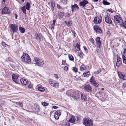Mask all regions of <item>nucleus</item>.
I'll return each instance as SVG.
<instances>
[{
  "label": "nucleus",
  "mask_w": 126,
  "mask_h": 126,
  "mask_svg": "<svg viewBox=\"0 0 126 126\" xmlns=\"http://www.w3.org/2000/svg\"><path fill=\"white\" fill-rule=\"evenodd\" d=\"M83 124L86 126H92L93 125V121L89 118H84L82 120Z\"/></svg>",
  "instance_id": "obj_1"
},
{
  "label": "nucleus",
  "mask_w": 126,
  "mask_h": 126,
  "mask_svg": "<svg viewBox=\"0 0 126 126\" xmlns=\"http://www.w3.org/2000/svg\"><path fill=\"white\" fill-rule=\"evenodd\" d=\"M33 61V63L39 66H42L44 63L43 60L38 58H34Z\"/></svg>",
  "instance_id": "obj_2"
},
{
  "label": "nucleus",
  "mask_w": 126,
  "mask_h": 126,
  "mask_svg": "<svg viewBox=\"0 0 126 126\" xmlns=\"http://www.w3.org/2000/svg\"><path fill=\"white\" fill-rule=\"evenodd\" d=\"M21 59L22 61L26 63H28L31 61V60L29 55L25 53H23L21 57Z\"/></svg>",
  "instance_id": "obj_3"
},
{
  "label": "nucleus",
  "mask_w": 126,
  "mask_h": 126,
  "mask_svg": "<svg viewBox=\"0 0 126 126\" xmlns=\"http://www.w3.org/2000/svg\"><path fill=\"white\" fill-rule=\"evenodd\" d=\"M114 22L117 23L119 25L122 24L121 22L122 23L123 20L120 16L116 15L114 16Z\"/></svg>",
  "instance_id": "obj_4"
},
{
  "label": "nucleus",
  "mask_w": 126,
  "mask_h": 126,
  "mask_svg": "<svg viewBox=\"0 0 126 126\" xmlns=\"http://www.w3.org/2000/svg\"><path fill=\"white\" fill-rule=\"evenodd\" d=\"M49 84L51 85L56 88H58V84L53 79H50L49 81Z\"/></svg>",
  "instance_id": "obj_5"
},
{
  "label": "nucleus",
  "mask_w": 126,
  "mask_h": 126,
  "mask_svg": "<svg viewBox=\"0 0 126 126\" xmlns=\"http://www.w3.org/2000/svg\"><path fill=\"white\" fill-rule=\"evenodd\" d=\"M32 109L35 113H37L39 110V106L36 104H34Z\"/></svg>",
  "instance_id": "obj_6"
},
{
  "label": "nucleus",
  "mask_w": 126,
  "mask_h": 126,
  "mask_svg": "<svg viewBox=\"0 0 126 126\" xmlns=\"http://www.w3.org/2000/svg\"><path fill=\"white\" fill-rule=\"evenodd\" d=\"M10 26V28L13 33L17 32L18 29L17 26L15 24H11Z\"/></svg>",
  "instance_id": "obj_7"
},
{
  "label": "nucleus",
  "mask_w": 126,
  "mask_h": 126,
  "mask_svg": "<svg viewBox=\"0 0 126 126\" xmlns=\"http://www.w3.org/2000/svg\"><path fill=\"white\" fill-rule=\"evenodd\" d=\"M90 82L92 84H93L94 86L97 87L99 85L95 81L93 76H92L90 79Z\"/></svg>",
  "instance_id": "obj_8"
},
{
  "label": "nucleus",
  "mask_w": 126,
  "mask_h": 126,
  "mask_svg": "<svg viewBox=\"0 0 126 126\" xmlns=\"http://www.w3.org/2000/svg\"><path fill=\"white\" fill-rule=\"evenodd\" d=\"M83 89L86 92H89L92 91V88L89 84L86 85L84 87Z\"/></svg>",
  "instance_id": "obj_9"
},
{
  "label": "nucleus",
  "mask_w": 126,
  "mask_h": 126,
  "mask_svg": "<svg viewBox=\"0 0 126 126\" xmlns=\"http://www.w3.org/2000/svg\"><path fill=\"white\" fill-rule=\"evenodd\" d=\"M18 75L17 74H13L12 75V79L13 81L16 83H18Z\"/></svg>",
  "instance_id": "obj_10"
},
{
  "label": "nucleus",
  "mask_w": 126,
  "mask_h": 126,
  "mask_svg": "<svg viewBox=\"0 0 126 126\" xmlns=\"http://www.w3.org/2000/svg\"><path fill=\"white\" fill-rule=\"evenodd\" d=\"M101 21V18L98 17H95L94 20V22L95 23L98 24L100 23Z\"/></svg>",
  "instance_id": "obj_11"
},
{
  "label": "nucleus",
  "mask_w": 126,
  "mask_h": 126,
  "mask_svg": "<svg viewBox=\"0 0 126 126\" xmlns=\"http://www.w3.org/2000/svg\"><path fill=\"white\" fill-rule=\"evenodd\" d=\"M71 6V11L72 13H73L74 11H75L76 10L79 9L78 5L76 4H75L74 5H72Z\"/></svg>",
  "instance_id": "obj_12"
},
{
  "label": "nucleus",
  "mask_w": 126,
  "mask_h": 126,
  "mask_svg": "<svg viewBox=\"0 0 126 126\" xmlns=\"http://www.w3.org/2000/svg\"><path fill=\"white\" fill-rule=\"evenodd\" d=\"M36 39L37 40L40 41L42 40V37L41 34L36 33L34 35Z\"/></svg>",
  "instance_id": "obj_13"
},
{
  "label": "nucleus",
  "mask_w": 126,
  "mask_h": 126,
  "mask_svg": "<svg viewBox=\"0 0 126 126\" xmlns=\"http://www.w3.org/2000/svg\"><path fill=\"white\" fill-rule=\"evenodd\" d=\"M61 115V111L60 110H58L56 111L54 117L55 119L58 120L59 116Z\"/></svg>",
  "instance_id": "obj_14"
},
{
  "label": "nucleus",
  "mask_w": 126,
  "mask_h": 126,
  "mask_svg": "<svg viewBox=\"0 0 126 126\" xmlns=\"http://www.w3.org/2000/svg\"><path fill=\"white\" fill-rule=\"evenodd\" d=\"M118 74L120 78L124 80L126 79V75H124L122 73L118 72Z\"/></svg>",
  "instance_id": "obj_15"
},
{
  "label": "nucleus",
  "mask_w": 126,
  "mask_h": 126,
  "mask_svg": "<svg viewBox=\"0 0 126 126\" xmlns=\"http://www.w3.org/2000/svg\"><path fill=\"white\" fill-rule=\"evenodd\" d=\"M105 21L107 23L110 24H111L112 23L111 18L108 16H105Z\"/></svg>",
  "instance_id": "obj_16"
},
{
  "label": "nucleus",
  "mask_w": 126,
  "mask_h": 126,
  "mask_svg": "<svg viewBox=\"0 0 126 126\" xmlns=\"http://www.w3.org/2000/svg\"><path fill=\"white\" fill-rule=\"evenodd\" d=\"M122 63V60L119 57H117V59L116 63V65L119 67Z\"/></svg>",
  "instance_id": "obj_17"
},
{
  "label": "nucleus",
  "mask_w": 126,
  "mask_h": 126,
  "mask_svg": "<svg viewBox=\"0 0 126 126\" xmlns=\"http://www.w3.org/2000/svg\"><path fill=\"white\" fill-rule=\"evenodd\" d=\"M69 96L74 98L75 99H77L79 98V94L78 93H75V95L70 94Z\"/></svg>",
  "instance_id": "obj_18"
},
{
  "label": "nucleus",
  "mask_w": 126,
  "mask_h": 126,
  "mask_svg": "<svg viewBox=\"0 0 126 126\" xmlns=\"http://www.w3.org/2000/svg\"><path fill=\"white\" fill-rule=\"evenodd\" d=\"M88 3V1L86 0H84L83 1L79 2V5L80 6L84 7Z\"/></svg>",
  "instance_id": "obj_19"
},
{
  "label": "nucleus",
  "mask_w": 126,
  "mask_h": 126,
  "mask_svg": "<svg viewBox=\"0 0 126 126\" xmlns=\"http://www.w3.org/2000/svg\"><path fill=\"white\" fill-rule=\"evenodd\" d=\"M20 81L23 84L26 85L27 83L28 80L25 78H23L20 79Z\"/></svg>",
  "instance_id": "obj_20"
},
{
  "label": "nucleus",
  "mask_w": 126,
  "mask_h": 126,
  "mask_svg": "<svg viewBox=\"0 0 126 126\" xmlns=\"http://www.w3.org/2000/svg\"><path fill=\"white\" fill-rule=\"evenodd\" d=\"M9 10L6 7H4L2 10V14H9Z\"/></svg>",
  "instance_id": "obj_21"
},
{
  "label": "nucleus",
  "mask_w": 126,
  "mask_h": 126,
  "mask_svg": "<svg viewBox=\"0 0 126 126\" xmlns=\"http://www.w3.org/2000/svg\"><path fill=\"white\" fill-rule=\"evenodd\" d=\"M94 29L96 32L100 33L101 32V30L97 26H94Z\"/></svg>",
  "instance_id": "obj_22"
},
{
  "label": "nucleus",
  "mask_w": 126,
  "mask_h": 126,
  "mask_svg": "<svg viewBox=\"0 0 126 126\" xmlns=\"http://www.w3.org/2000/svg\"><path fill=\"white\" fill-rule=\"evenodd\" d=\"M100 39V38L99 37H96L95 39V41L96 44L99 46H100L101 45V41Z\"/></svg>",
  "instance_id": "obj_23"
},
{
  "label": "nucleus",
  "mask_w": 126,
  "mask_h": 126,
  "mask_svg": "<svg viewBox=\"0 0 126 126\" xmlns=\"http://www.w3.org/2000/svg\"><path fill=\"white\" fill-rule=\"evenodd\" d=\"M76 118L73 116H71V118L70 119L69 122H70L73 123H74L76 121Z\"/></svg>",
  "instance_id": "obj_24"
},
{
  "label": "nucleus",
  "mask_w": 126,
  "mask_h": 126,
  "mask_svg": "<svg viewBox=\"0 0 126 126\" xmlns=\"http://www.w3.org/2000/svg\"><path fill=\"white\" fill-rule=\"evenodd\" d=\"M121 24H120V27H122L126 29V22H124L123 21H122V23L121 22Z\"/></svg>",
  "instance_id": "obj_25"
},
{
  "label": "nucleus",
  "mask_w": 126,
  "mask_h": 126,
  "mask_svg": "<svg viewBox=\"0 0 126 126\" xmlns=\"http://www.w3.org/2000/svg\"><path fill=\"white\" fill-rule=\"evenodd\" d=\"M81 96L82 100L83 101H84L86 100V96L85 94H81Z\"/></svg>",
  "instance_id": "obj_26"
},
{
  "label": "nucleus",
  "mask_w": 126,
  "mask_h": 126,
  "mask_svg": "<svg viewBox=\"0 0 126 126\" xmlns=\"http://www.w3.org/2000/svg\"><path fill=\"white\" fill-rule=\"evenodd\" d=\"M50 5H51V9L52 10H54L55 7V3L53 1H52L50 2Z\"/></svg>",
  "instance_id": "obj_27"
},
{
  "label": "nucleus",
  "mask_w": 126,
  "mask_h": 126,
  "mask_svg": "<svg viewBox=\"0 0 126 126\" xmlns=\"http://www.w3.org/2000/svg\"><path fill=\"white\" fill-rule=\"evenodd\" d=\"M20 9H21V10H22V12L24 14H26V9L25 8V6L23 7H21L20 8Z\"/></svg>",
  "instance_id": "obj_28"
},
{
  "label": "nucleus",
  "mask_w": 126,
  "mask_h": 126,
  "mask_svg": "<svg viewBox=\"0 0 126 126\" xmlns=\"http://www.w3.org/2000/svg\"><path fill=\"white\" fill-rule=\"evenodd\" d=\"M16 106L18 107H22L23 106V104L22 103L16 102Z\"/></svg>",
  "instance_id": "obj_29"
},
{
  "label": "nucleus",
  "mask_w": 126,
  "mask_h": 126,
  "mask_svg": "<svg viewBox=\"0 0 126 126\" xmlns=\"http://www.w3.org/2000/svg\"><path fill=\"white\" fill-rule=\"evenodd\" d=\"M83 75L84 77H88L90 75V72L89 71H88L86 73H84Z\"/></svg>",
  "instance_id": "obj_30"
},
{
  "label": "nucleus",
  "mask_w": 126,
  "mask_h": 126,
  "mask_svg": "<svg viewBox=\"0 0 126 126\" xmlns=\"http://www.w3.org/2000/svg\"><path fill=\"white\" fill-rule=\"evenodd\" d=\"M19 30L20 32L22 33H24L25 31V29L22 28L21 27H20L19 28Z\"/></svg>",
  "instance_id": "obj_31"
},
{
  "label": "nucleus",
  "mask_w": 126,
  "mask_h": 126,
  "mask_svg": "<svg viewBox=\"0 0 126 126\" xmlns=\"http://www.w3.org/2000/svg\"><path fill=\"white\" fill-rule=\"evenodd\" d=\"M38 90L40 92H43L45 91L44 88L42 87H39L38 88Z\"/></svg>",
  "instance_id": "obj_32"
},
{
  "label": "nucleus",
  "mask_w": 126,
  "mask_h": 126,
  "mask_svg": "<svg viewBox=\"0 0 126 126\" xmlns=\"http://www.w3.org/2000/svg\"><path fill=\"white\" fill-rule=\"evenodd\" d=\"M30 7V3L29 2H27L26 4V8L27 10H29Z\"/></svg>",
  "instance_id": "obj_33"
},
{
  "label": "nucleus",
  "mask_w": 126,
  "mask_h": 126,
  "mask_svg": "<svg viewBox=\"0 0 126 126\" xmlns=\"http://www.w3.org/2000/svg\"><path fill=\"white\" fill-rule=\"evenodd\" d=\"M121 53L123 55H126V49L125 48H123V51H122Z\"/></svg>",
  "instance_id": "obj_34"
},
{
  "label": "nucleus",
  "mask_w": 126,
  "mask_h": 126,
  "mask_svg": "<svg viewBox=\"0 0 126 126\" xmlns=\"http://www.w3.org/2000/svg\"><path fill=\"white\" fill-rule=\"evenodd\" d=\"M102 3L103 4L105 5H109L110 4V3L107 2L105 0H103Z\"/></svg>",
  "instance_id": "obj_35"
},
{
  "label": "nucleus",
  "mask_w": 126,
  "mask_h": 126,
  "mask_svg": "<svg viewBox=\"0 0 126 126\" xmlns=\"http://www.w3.org/2000/svg\"><path fill=\"white\" fill-rule=\"evenodd\" d=\"M122 59L123 63L126 64V57L124 55H122Z\"/></svg>",
  "instance_id": "obj_36"
},
{
  "label": "nucleus",
  "mask_w": 126,
  "mask_h": 126,
  "mask_svg": "<svg viewBox=\"0 0 126 126\" xmlns=\"http://www.w3.org/2000/svg\"><path fill=\"white\" fill-rule=\"evenodd\" d=\"M101 96V94L100 92H97L96 94V96L97 97H100Z\"/></svg>",
  "instance_id": "obj_37"
},
{
  "label": "nucleus",
  "mask_w": 126,
  "mask_h": 126,
  "mask_svg": "<svg viewBox=\"0 0 126 126\" xmlns=\"http://www.w3.org/2000/svg\"><path fill=\"white\" fill-rule=\"evenodd\" d=\"M68 57L69 60H70L73 61L74 60V58L72 55H69L68 56Z\"/></svg>",
  "instance_id": "obj_38"
},
{
  "label": "nucleus",
  "mask_w": 126,
  "mask_h": 126,
  "mask_svg": "<svg viewBox=\"0 0 126 126\" xmlns=\"http://www.w3.org/2000/svg\"><path fill=\"white\" fill-rule=\"evenodd\" d=\"M76 47L77 48V50H80V45L78 43H77L76 44Z\"/></svg>",
  "instance_id": "obj_39"
},
{
  "label": "nucleus",
  "mask_w": 126,
  "mask_h": 126,
  "mask_svg": "<svg viewBox=\"0 0 126 126\" xmlns=\"http://www.w3.org/2000/svg\"><path fill=\"white\" fill-rule=\"evenodd\" d=\"M85 68V66L84 65H82L80 67V70L81 71H83Z\"/></svg>",
  "instance_id": "obj_40"
},
{
  "label": "nucleus",
  "mask_w": 126,
  "mask_h": 126,
  "mask_svg": "<svg viewBox=\"0 0 126 126\" xmlns=\"http://www.w3.org/2000/svg\"><path fill=\"white\" fill-rule=\"evenodd\" d=\"M73 70L75 72H77L78 69L76 67H74L73 68Z\"/></svg>",
  "instance_id": "obj_41"
},
{
  "label": "nucleus",
  "mask_w": 126,
  "mask_h": 126,
  "mask_svg": "<svg viewBox=\"0 0 126 126\" xmlns=\"http://www.w3.org/2000/svg\"><path fill=\"white\" fill-rule=\"evenodd\" d=\"M42 105L44 106H46L48 104L46 102L42 103Z\"/></svg>",
  "instance_id": "obj_42"
},
{
  "label": "nucleus",
  "mask_w": 126,
  "mask_h": 126,
  "mask_svg": "<svg viewBox=\"0 0 126 126\" xmlns=\"http://www.w3.org/2000/svg\"><path fill=\"white\" fill-rule=\"evenodd\" d=\"M90 41L92 43H94V39L92 38H91L90 39Z\"/></svg>",
  "instance_id": "obj_43"
},
{
  "label": "nucleus",
  "mask_w": 126,
  "mask_h": 126,
  "mask_svg": "<svg viewBox=\"0 0 126 126\" xmlns=\"http://www.w3.org/2000/svg\"><path fill=\"white\" fill-rule=\"evenodd\" d=\"M54 76L55 78H56L57 79H58L59 78V76H58V75L57 74H54Z\"/></svg>",
  "instance_id": "obj_44"
},
{
  "label": "nucleus",
  "mask_w": 126,
  "mask_h": 126,
  "mask_svg": "<svg viewBox=\"0 0 126 126\" xmlns=\"http://www.w3.org/2000/svg\"><path fill=\"white\" fill-rule=\"evenodd\" d=\"M79 56L81 58H82L83 57V56L84 55V54L81 53H80L79 55Z\"/></svg>",
  "instance_id": "obj_45"
},
{
  "label": "nucleus",
  "mask_w": 126,
  "mask_h": 126,
  "mask_svg": "<svg viewBox=\"0 0 126 126\" xmlns=\"http://www.w3.org/2000/svg\"><path fill=\"white\" fill-rule=\"evenodd\" d=\"M28 88L31 89H33V87L31 84L29 85L28 86Z\"/></svg>",
  "instance_id": "obj_46"
},
{
  "label": "nucleus",
  "mask_w": 126,
  "mask_h": 126,
  "mask_svg": "<svg viewBox=\"0 0 126 126\" xmlns=\"http://www.w3.org/2000/svg\"><path fill=\"white\" fill-rule=\"evenodd\" d=\"M1 44L2 45H3V46L5 47H6V45H7L6 44V43L4 42H2Z\"/></svg>",
  "instance_id": "obj_47"
},
{
  "label": "nucleus",
  "mask_w": 126,
  "mask_h": 126,
  "mask_svg": "<svg viewBox=\"0 0 126 126\" xmlns=\"http://www.w3.org/2000/svg\"><path fill=\"white\" fill-rule=\"evenodd\" d=\"M56 21V20L55 19L53 21V23L51 24V25H55V22Z\"/></svg>",
  "instance_id": "obj_48"
},
{
  "label": "nucleus",
  "mask_w": 126,
  "mask_h": 126,
  "mask_svg": "<svg viewBox=\"0 0 126 126\" xmlns=\"http://www.w3.org/2000/svg\"><path fill=\"white\" fill-rule=\"evenodd\" d=\"M59 15L60 16H63L64 15V14L63 12H60Z\"/></svg>",
  "instance_id": "obj_49"
},
{
  "label": "nucleus",
  "mask_w": 126,
  "mask_h": 126,
  "mask_svg": "<svg viewBox=\"0 0 126 126\" xmlns=\"http://www.w3.org/2000/svg\"><path fill=\"white\" fill-rule=\"evenodd\" d=\"M61 1H62L63 3H66L67 2V0H61Z\"/></svg>",
  "instance_id": "obj_50"
},
{
  "label": "nucleus",
  "mask_w": 126,
  "mask_h": 126,
  "mask_svg": "<svg viewBox=\"0 0 126 126\" xmlns=\"http://www.w3.org/2000/svg\"><path fill=\"white\" fill-rule=\"evenodd\" d=\"M57 7L58 8L60 9H61V6H60L59 5H58V4H57Z\"/></svg>",
  "instance_id": "obj_51"
},
{
  "label": "nucleus",
  "mask_w": 126,
  "mask_h": 126,
  "mask_svg": "<svg viewBox=\"0 0 126 126\" xmlns=\"http://www.w3.org/2000/svg\"><path fill=\"white\" fill-rule=\"evenodd\" d=\"M64 70H68V67H67L66 66H65L64 67Z\"/></svg>",
  "instance_id": "obj_52"
},
{
  "label": "nucleus",
  "mask_w": 126,
  "mask_h": 126,
  "mask_svg": "<svg viewBox=\"0 0 126 126\" xmlns=\"http://www.w3.org/2000/svg\"><path fill=\"white\" fill-rule=\"evenodd\" d=\"M52 108L54 109H56L58 108V107L55 106H53Z\"/></svg>",
  "instance_id": "obj_53"
},
{
  "label": "nucleus",
  "mask_w": 126,
  "mask_h": 126,
  "mask_svg": "<svg viewBox=\"0 0 126 126\" xmlns=\"http://www.w3.org/2000/svg\"><path fill=\"white\" fill-rule=\"evenodd\" d=\"M123 86L124 87H125L126 86V83H123Z\"/></svg>",
  "instance_id": "obj_54"
},
{
  "label": "nucleus",
  "mask_w": 126,
  "mask_h": 126,
  "mask_svg": "<svg viewBox=\"0 0 126 126\" xmlns=\"http://www.w3.org/2000/svg\"><path fill=\"white\" fill-rule=\"evenodd\" d=\"M51 29L52 30L54 29V25H51Z\"/></svg>",
  "instance_id": "obj_55"
},
{
  "label": "nucleus",
  "mask_w": 126,
  "mask_h": 126,
  "mask_svg": "<svg viewBox=\"0 0 126 126\" xmlns=\"http://www.w3.org/2000/svg\"><path fill=\"white\" fill-rule=\"evenodd\" d=\"M65 63V61L64 60H63L62 61V64H63L64 63Z\"/></svg>",
  "instance_id": "obj_56"
},
{
  "label": "nucleus",
  "mask_w": 126,
  "mask_h": 126,
  "mask_svg": "<svg viewBox=\"0 0 126 126\" xmlns=\"http://www.w3.org/2000/svg\"><path fill=\"white\" fill-rule=\"evenodd\" d=\"M101 72L100 70H97L96 72V73L97 74H98L100 72Z\"/></svg>",
  "instance_id": "obj_57"
},
{
  "label": "nucleus",
  "mask_w": 126,
  "mask_h": 126,
  "mask_svg": "<svg viewBox=\"0 0 126 126\" xmlns=\"http://www.w3.org/2000/svg\"><path fill=\"white\" fill-rule=\"evenodd\" d=\"M71 16L70 14L69 13H68L66 15V16L67 17H68L69 16Z\"/></svg>",
  "instance_id": "obj_58"
},
{
  "label": "nucleus",
  "mask_w": 126,
  "mask_h": 126,
  "mask_svg": "<svg viewBox=\"0 0 126 126\" xmlns=\"http://www.w3.org/2000/svg\"><path fill=\"white\" fill-rule=\"evenodd\" d=\"M15 18L16 19L17 18V15L16 14H15Z\"/></svg>",
  "instance_id": "obj_59"
},
{
  "label": "nucleus",
  "mask_w": 126,
  "mask_h": 126,
  "mask_svg": "<svg viewBox=\"0 0 126 126\" xmlns=\"http://www.w3.org/2000/svg\"><path fill=\"white\" fill-rule=\"evenodd\" d=\"M84 49L85 50V51H86V50H87L86 48V47H84Z\"/></svg>",
  "instance_id": "obj_60"
},
{
  "label": "nucleus",
  "mask_w": 126,
  "mask_h": 126,
  "mask_svg": "<svg viewBox=\"0 0 126 126\" xmlns=\"http://www.w3.org/2000/svg\"><path fill=\"white\" fill-rule=\"evenodd\" d=\"M109 11L111 12V13H113V12L112 11V10L111 9V10H109Z\"/></svg>",
  "instance_id": "obj_61"
},
{
  "label": "nucleus",
  "mask_w": 126,
  "mask_h": 126,
  "mask_svg": "<svg viewBox=\"0 0 126 126\" xmlns=\"http://www.w3.org/2000/svg\"><path fill=\"white\" fill-rule=\"evenodd\" d=\"M4 2H5V0H2Z\"/></svg>",
  "instance_id": "obj_62"
},
{
  "label": "nucleus",
  "mask_w": 126,
  "mask_h": 126,
  "mask_svg": "<svg viewBox=\"0 0 126 126\" xmlns=\"http://www.w3.org/2000/svg\"><path fill=\"white\" fill-rule=\"evenodd\" d=\"M68 24L69 25V24H70V25H71V24H70V23H68Z\"/></svg>",
  "instance_id": "obj_63"
},
{
  "label": "nucleus",
  "mask_w": 126,
  "mask_h": 126,
  "mask_svg": "<svg viewBox=\"0 0 126 126\" xmlns=\"http://www.w3.org/2000/svg\"><path fill=\"white\" fill-rule=\"evenodd\" d=\"M24 0H22V1H23V2H24Z\"/></svg>",
  "instance_id": "obj_64"
}]
</instances>
